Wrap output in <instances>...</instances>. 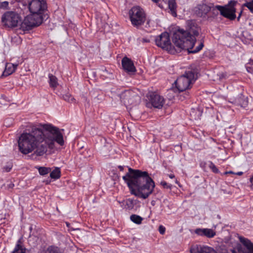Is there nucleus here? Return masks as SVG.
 Masks as SVG:
<instances>
[{"instance_id":"14","label":"nucleus","mask_w":253,"mask_h":253,"mask_svg":"<svg viewBox=\"0 0 253 253\" xmlns=\"http://www.w3.org/2000/svg\"><path fill=\"white\" fill-rule=\"evenodd\" d=\"M190 253H217L215 250L208 246H193L190 250Z\"/></svg>"},{"instance_id":"21","label":"nucleus","mask_w":253,"mask_h":253,"mask_svg":"<svg viewBox=\"0 0 253 253\" xmlns=\"http://www.w3.org/2000/svg\"><path fill=\"white\" fill-rule=\"evenodd\" d=\"M61 176V171L59 168H55L50 173V177L52 179H58Z\"/></svg>"},{"instance_id":"8","label":"nucleus","mask_w":253,"mask_h":253,"mask_svg":"<svg viewBox=\"0 0 253 253\" xmlns=\"http://www.w3.org/2000/svg\"><path fill=\"white\" fill-rule=\"evenodd\" d=\"M21 19L19 15L13 11L5 12L2 17L1 22L3 25L8 28H14L21 23Z\"/></svg>"},{"instance_id":"44","label":"nucleus","mask_w":253,"mask_h":253,"mask_svg":"<svg viewBox=\"0 0 253 253\" xmlns=\"http://www.w3.org/2000/svg\"><path fill=\"white\" fill-rule=\"evenodd\" d=\"M175 183H176V184H177L180 186V185H179V182L177 181V179H176V180H175Z\"/></svg>"},{"instance_id":"27","label":"nucleus","mask_w":253,"mask_h":253,"mask_svg":"<svg viewBox=\"0 0 253 253\" xmlns=\"http://www.w3.org/2000/svg\"><path fill=\"white\" fill-rule=\"evenodd\" d=\"M63 99L69 102H74L75 99L70 94H66L63 96Z\"/></svg>"},{"instance_id":"33","label":"nucleus","mask_w":253,"mask_h":253,"mask_svg":"<svg viewBox=\"0 0 253 253\" xmlns=\"http://www.w3.org/2000/svg\"><path fill=\"white\" fill-rule=\"evenodd\" d=\"M14 186V184L12 182H10L7 185L6 188L8 190L12 189Z\"/></svg>"},{"instance_id":"35","label":"nucleus","mask_w":253,"mask_h":253,"mask_svg":"<svg viewBox=\"0 0 253 253\" xmlns=\"http://www.w3.org/2000/svg\"><path fill=\"white\" fill-rule=\"evenodd\" d=\"M244 6L248 7L250 9V11L253 13V6H249L248 5H244Z\"/></svg>"},{"instance_id":"39","label":"nucleus","mask_w":253,"mask_h":253,"mask_svg":"<svg viewBox=\"0 0 253 253\" xmlns=\"http://www.w3.org/2000/svg\"><path fill=\"white\" fill-rule=\"evenodd\" d=\"M118 168L120 169L121 171L124 170V167L122 166H118Z\"/></svg>"},{"instance_id":"6","label":"nucleus","mask_w":253,"mask_h":253,"mask_svg":"<svg viewBox=\"0 0 253 253\" xmlns=\"http://www.w3.org/2000/svg\"><path fill=\"white\" fill-rule=\"evenodd\" d=\"M42 22V17L38 14L27 15L20 24V29L24 31H29L35 27L39 26Z\"/></svg>"},{"instance_id":"38","label":"nucleus","mask_w":253,"mask_h":253,"mask_svg":"<svg viewBox=\"0 0 253 253\" xmlns=\"http://www.w3.org/2000/svg\"><path fill=\"white\" fill-rule=\"evenodd\" d=\"M242 11H241V12H240L239 13V16H238L237 17V20L239 21L240 20V18L241 16V15H242Z\"/></svg>"},{"instance_id":"24","label":"nucleus","mask_w":253,"mask_h":253,"mask_svg":"<svg viewBox=\"0 0 253 253\" xmlns=\"http://www.w3.org/2000/svg\"><path fill=\"white\" fill-rule=\"evenodd\" d=\"M40 174L42 175H44L48 173L51 171L50 168L41 167L38 168Z\"/></svg>"},{"instance_id":"20","label":"nucleus","mask_w":253,"mask_h":253,"mask_svg":"<svg viewBox=\"0 0 253 253\" xmlns=\"http://www.w3.org/2000/svg\"><path fill=\"white\" fill-rule=\"evenodd\" d=\"M48 77L49 79V83L50 87L55 88L58 85L57 78L52 74H49Z\"/></svg>"},{"instance_id":"32","label":"nucleus","mask_w":253,"mask_h":253,"mask_svg":"<svg viewBox=\"0 0 253 253\" xmlns=\"http://www.w3.org/2000/svg\"><path fill=\"white\" fill-rule=\"evenodd\" d=\"M165 231L166 228L163 225H160L159 227V231L161 234L163 235L165 233Z\"/></svg>"},{"instance_id":"23","label":"nucleus","mask_w":253,"mask_h":253,"mask_svg":"<svg viewBox=\"0 0 253 253\" xmlns=\"http://www.w3.org/2000/svg\"><path fill=\"white\" fill-rule=\"evenodd\" d=\"M130 220L135 223L140 224L143 220V218L137 215L132 214L130 217Z\"/></svg>"},{"instance_id":"43","label":"nucleus","mask_w":253,"mask_h":253,"mask_svg":"<svg viewBox=\"0 0 253 253\" xmlns=\"http://www.w3.org/2000/svg\"><path fill=\"white\" fill-rule=\"evenodd\" d=\"M236 174H237V175H242V174H243V172H241V171H240V172H237Z\"/></svg>"},{"instance_id":"16","label":"nucleus","mask_w":253,"mask_h":253,"mask_svg":"<svg viewBox=\"0 0 253 253\" xmlns=\"http://www.w3.org/2000/svg\"><path fill=\"white\" fill-rule=\"evenodd\" d=\"M195 233L200 236H205L208 238H212L215 235V232L211 229L209 228H197L195 230Z\"/></svg>"},{"instance_id":"7","label":"nucleus","mask_w":253,"mask_h":253,"mask_svg":"<svg viewBox=\"0 0 253 253\" xmlns=\"http://www.w3.org/2000/svg\"><path fill=\"white\" fill-rule=\"evenodd\" d=\"M237 3V1L232 0L229 1L228 3L224 6L216 5L215 8L220 11V13L222 16L230 20H233L235 19L236 17L235 6Z\"/></svg>"},{"instance_id":"17","label":"nucleus","mask_w":253,"mask_h":253,"mask_svg":"<svg viewBox=\"0 0 253 253\" xmlns=\"http://www.w3.org/2000/svg\"><path fill=\"white\" fill-rule=\"evenodd\" d=\"M17 66V64H14L10 63H7L5 65V70L3 72L2 76H8L11 75L15 71Z\"/></svg>"},{"instance_id":"9","label":"nucleus","mask_w":253,"mask_h":253,"mask_svg":"<svg viewBox=\"0 0 253 253\" xmlns=\"http://www.w3.org/2000/svg\"><path fill=\"white\" fill-rule=\"evenodd\" d=\"M121 101L126 107L135 106L140 102V96L132 90H125L120 94Z\"/></svg>"},{"instance_id":"11","label":"nucleus","mask_w":253,"mask_h":253,"mask_svg":"<svg viewBox=\"0 0 253 253\" xmlns=\"http://www.w3.org/2000/svg\"><path fill=\"white\" fill-rule=\"evenodd\" d=\"M46 8V3L43 0H32L29 3V9L32 14L41 15Z\"/></svg>"},{"instance_id":"4","label":"nucleus","mask_w":253,"mask_h":253,"mask_svg":"<svg viewBox=\"0 0 253 253\" xmlns=\"http://www.w3.org/2000/svg\"><path fill=\"white\" fill-rule=\"evenodd\" d=\"M197 78V75L194 71H186L184 74L177 78L175 82L176 88L179 92L185 91L190 87L191 84Z\"/></svg>"},{"instance_id":"37","label":"nucleus","mask_w":253,"mask_h":253,"mask_svg":"<svg viewBox=\"0 0 253 253\" xmlns=\"http://www.w3.org/2000/svg\"><path fill=\"white\" fill-rule=\"evenodd\" d=\"M4 169H5V171L8 172L10 170L11 167H8L4 168Z\"/></svg>"},{"instance_id":"41","label":"nucleus","mask_w":253,"mask_h":253,"mask_svg":"<svg viewBox=\"0 0 253 253\" xmlns=\"http://www.w3.org/2000/svg\"><path fill=\"white\" fill-rule=\"evenodd\" d=\"M228 173H234V172L232 171H226L224 172L225 174H227Z\"/></svg>"},{"instance_id":"13","label":"nucleus","mask_w":253,"mask_h":253,"mask_svg":"<svg viewBox=\"0 0 253 253\" xmlns=\"http://www.w3.org/2000/svg\"><path fill=\"white\" fill-rule=\"evenodd\" d=\"M122 65L124 70L130 74H134L136 72V69L133 62L127 57H125L123 58Z\"/></svg>"},{"instance_id":"40","label":"nucleus","mask_w":253,"mask_h":253,"mask_svg":"<svg viewBox=\"0 0 253 253\" xmlns=\"http://www.w3.org/2000/svg\"><path fill=\"white\" fill-rule=\"evenodd\" d=\"M169 176L170 178H174L175 177V176L173 174H169Z\"/></svg>"},{"instance_id":"19","label":"nucleus","mask_w":253,"mask_h":253,"mask_svg":"<svg viewBox=\"0 0 253 253\" xmlns=\"http://www.w3.org/2000/svg\"><path fill=\"white\" fill-rule=\"evenodd\" d=\"M26 249L23 248L21 245V240L19 239L17 241V244L11 253H25Z\"/></svg>"},{"instance_id":"30","label":"nucleus","mask_w":253,"mask_h":253,"mask_svg":"<svg viewBox=\"0 0 253 253\" xmlns=\"http://www.w3.org/2000/svg\"><path fill=\"white\" fill-rule=\"evenodd\" d=\"M161 184L165 188L167 189H170L171 188V185L168 184L166 181H162Z\"/></svg>"},{"instance_id":"22","label":"nucleus","mask_w":253,"mask_h":253,"mask_svg":"<svg viewBox=\"0 0 253 253\" xmlns=\"http://www.w3.org/2000/svg\"><path fill=\"white\" fill-rule=\"evenodd\" d=\"M45 253H63L61 250L57 247L51 246L45 250Z\"/></svg>"},{"instance_id":"25","label":"nucleus","mask_w":253,"mask_h":253,"mask_svg":"<svg viewBox=\"0 0 253 253\" xmlns=\"http://www.w3.org/2000/svg\"><path fill=\"white\" fill-rule=\"evenodd\" d=\"M134 201L133 200L129 199L126 201V206L128 210L132 209L134 207Z\"/></svg>"},{"instance_id":"34","label":"nucleus","mask_w":253,"mask_h":253,"mask_svg":"<svg viewBox=\"0 0 253 253\" xmlns=\"http://www.w3.org/2000/svg\"><path fill=\"white\" fill-rule=\"evenodd\" d=\"M250 187L253 190V175L250 178Z\"/></svg>"},{"instance_id":"45","label":"nucleus","mask_w":253,"mask_h":253,"mask_svg":"<svg viewBox=\"0 0 253 253\" xmlns=\"http://www.w3.org/2000/svg\"><path fill=\"white\" fill-rule=\"evenodd\" d=\"M152 0L155 3H157L159 1V0Z\"/></svg>"},{"instance_id":"5","label":"nucleus","mask_w":253,"mask_h":253,"mask_svg":"<svg viewBox=\"0 0 253 253\" xmlns=\"http://www.w3.org/2000/svg\"><path fill=\"white\" fill-rule=\"evenodd\" d=\"M129 16L131 24L134 27L143 25L146 21V14L139 6H134L129 10Z\"/></svg>"},{"instance_id":"36","label":"nucleus","mask_w":253,"mask_h":253,"mask_svg":"<svg viewBox=\"0 0 253 253\" xmlns=\"http://www.w3.org/2000/svg\"><path fill=\"white\" fill-rule=\"evenodd\" d=\"M244 5H248L249 6H253V0H252L251 1L249 2H247L244 4Z\"/></svg>"},{"instance_id":"3","label":"nucleus","mask_w":253,"mask_h":253,"mask_svg":"<svg viewBox=\"0 0 253 253\" xmlns=\"http://www.w3.org/2000/svg\"><path fill=\"white\" fill-rule=\"evenodd\" d=\"M123 179L127 183L131 194L143 199H147L152 193L155 186L147 171L130 168Z\"/></svg>"},{"instance_id":"31","label":"nucleus","mask_w":253,"mask_h":253,"mask_svg":"<svg viewBox=\"0 0 253 253\" xmlns=\"http://www.w3.org/2000/svg\"><path fill=\"white\" fill-rule=\"evenodd\" d=\"M227 77V74L226 73H221L219 75V80L222 81L223 80L225 79Z\"/></svg>"},{"instance_id":"42","label":"nucleus","mask_w":253,"mask_h":253,"mask_svg":"<svg viewBox=\"0 0 253 253\" xmlns=\"http://www.w3.org/2000/svg\"><path fill=\"white\" fill-rule=\"evenodd\" d=\"M142 41L143 42H149V41L148 40L146 39H143Z\"/></svg>"},{"instance_id":"2","label":"nucleus","mask_w":253,"mask_h":253,"mask_svg":"<svg viewBox=\"0 0 253 253\" xmlns=\"http://www.w3.org/2000/svg\"><path fill=\"white\" fill-rule=\"evenodd\" d=\"M199 35L196 27L193 26L184 31L179 29L173 34L172 41L174 46L170 43L169 34L163 33L155 39L156 44L163 49H166L171 53L180 52L181 49L187 50L188 53H196L201 50L204 46L201 42L195 49H193L196 42V37Z\"/></svg>"},{"instance_id":"12","label":"nucleus","mask_w":253,"mask_h":253,"mask_svg":"<svg viewBox=\"0 0 253 253\" xmlns=\"http://www.w3.org/2000/svg\"><path fill=\"white\" fill-rule=\"evenodd\" d=\"M149 101L153 107L158 109L161 108L165 103L164 97L154 92L150 94Z\"/></svg>"},{"instance_id":"18","label":"nucleus","mask_w":253,"mask_h":253,"mask_svg":"<svg viewBox=\"0 0 253 253\" xmlns=\"http://www.w3.org/2000/svg\"><path fill=\"white\" fill-rule=\"evenodd\" d=\"M168 6L169 9V12L171 14L174 16L176 17L177 16L176 14V3L175 2V0H168Z\"/></svg>"},{"instance_id":"29","label":"nucleus","mask_w":253,"mask_h":253,"mask_svg":"<svg viewBox=\"0 0 253 253\" xmlns=\"http://www.w3.org/2000/svg\"><path fill=\"white\" fill-rule=\"evenodd\" d=\"M246 69L249 73L253 74V63L251 65V63H249L246 66Z\"/></svg>"},{"instance_id":"26","label":"nucleus","mask_w":253,"mask_h":253,"mask_svg":"<svg viewBox=\"0 0 253 253\" xmlns=\"http://www.w3.org/2000/svg\"><path fill=\"white\" fill-rule=\"evenodd\" d=\"M209 167L212 170V171L215 173H218L219 172L218 169L216 168L215 165L212 162H210Z\"/></svg>"},{"instance_id":"1","label":"nucleus","mask_w":253,"mask_h":253,"mask_svg":"<svg viewBox=\"0 0 253 253\" xmlns=\"http://www.w3.org/2000/svg\"><path fill=\"white\" fill-rule=\"evenodd\" d=\"M42 129L33 127L29 132L20 135L18 140L19 151L23 154L32 152L38 156H43L49 148L52 149L56 142L64 145L63 135L59 128L51 124H44Z\"/></svg>"},{"instance_id":"10","label":"nucleus","mask_w":253,"mask_h":253,"mask_svg":"<svg viewBox=\"0 0 253 253\" xmlns=\"http://www.w3.org/2000/svg\"><path fill=\"white\" fill-rule=\"evenodd\" d=\"M240 242L246 248V251L241 245L232 250V253H253V244L250 240L242 236L239 237Z\"/></svg>"},{"instance_id":"28","label":"nucleus","mask_w":253,"mask_h":253,"mask_svg":"<svg viewBox=\"0 0 253 253\" xmlns=\"http://www.w3.org/2000/svg\"><path fill=\"white\" fill-rule=\"evenodd\" d=\"M243 100V98H242L241 97H239L237 99H236L235 101L236 103H237L238 104L240 105L242 107L245 106L247 104V101L244 99L242 103L241 102V100Z\"/></svg>"},{"instance_id":"15","label":"nucleus","mask_w":253,"mask_h":253,"mask_svg":"<svg viewBox=\"0 0 253 253\" xmlns=\"http://www.w3.org/2000/svg\"><path fill=\"white\" fill-rule=\"evenodd\" d=\"M210 6L202 3L198 4L196 7L195 12L196 14L199 17H205L207 13L211 10Z\"/></svg>"}]
</instances>
